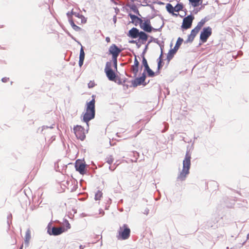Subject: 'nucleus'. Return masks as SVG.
Listing matches in <instances>:
<instances>
[{"instance_id":"nucleus-20","label":"nucleus","mask_w":249,"mask_h":249,"mask_svg":"<svg viewBox=\"0 0 249 249\" xmlns=\"http://www.w3.org/2000/svg\"><path fill=\"white\" fill-rule=\"evenodd\" d=\"M162 53L158 59V71L155 72V74H159L160 73V69L162 67Z\"/></svg>"},{"instance_id":"nucleus-27","label":"nucleus","mask_w":249,"mask_h":249,"mask_svg":"<svg viewBox=\"0 0 249 249\" xmlns=\"http://www.w3.org/2000/svg\"><path fill=\"white\" fill-rule=\"evenodd\" d=\"M176 53V52H175V51L173 49L170 50V51L168 54V56H167L168 58L170 59V58H172L173 55Z\"/></svg>"},{"instance_id":"nucleus-1","label":"nucleus","mask_w":249,"mask_h":249,"mask_svg":"<svg viewBox=\"0 0 249 249\" xmlns=\"http://www.w3.org/2000/svg\"><path fill=\"white\" fill-rule=\"evenodd\" d=\"M191 154L187 152L185 159L183 161V168L182 171L178 175V179L180 181L185 179L187 176L189 174V170L191 167Z\"/></svg>"},{"instance_id":"nucleus-19","label":"nucleus","mask_w":249,"mask_h":249,"mask_svg":"<svg viewBox=\"0 0 249 249\" xmlns=\"http://www.w3.org/2000/svg\"><path fill=\"white\" fill-rule=\"evenodd\" d=\"M31 232L30 229H28L25 233V239H24V242L25 244L26 245V246H28L29 244L30 240L31 238Z\"/></svg>"},{"instance_id":"nucleus-35","label":"nucleus","mask_w":249,"mask_h":249,"mask_svg":"<svg viewBox=\"0 0 249 249\" xmlns=\"http://www.w3.org/2000/svg\"><path fill=\"white\" fill-rule=\"evenodd\" d=\"M179 48V47H177V46L175 45V46L174 47L173 49L175 51V52H177V51H178V49Z\"/></svg>"},{"instance_id":"nucleus-6","label":"nucleus","mask_w":249,"mask_h":249,"mask_svg":"<svg viewBox=\"0 0 249 249\" xmlns=\"http://www.w3.org/2000/svg\"><path fill=\"white\" fill-rule=\"evenodd\" d=\"M112 62L111 61L107 62L105 68V72L108 79L110 81H114L116 80V75L112 69Z\"/></svg>"},{"instance_id":"nucleus-18","label":"nucleus","mask_w":249,"mask_h":249,"mask_svg":"<svg viewBox=\"0 0 249 249\" xmlns=\"http://www.w3.org/2000/svg\"><path fill=\"white\" fill-rule=\"evenodd\" d=\"M85 58V53L83 49V47L81 48L80 51V55H79V65L80 67H81L84 62Z\"/></svg>"},{"instance_id":"nucleus-28","label":"nucleus","mask_w":249,"mask_h":249,"mask_svg":"<svg viewBox=\"0 0 249 249\" xmlns=\"http://www.w3.org/2000/svg\"><path fill=\"white\" fill-rule=\"evenodd\" d=\"M183 40L182 38H180V37H178V40H177V41L176 42V45L177 46V47H180V46L181 45V44H182V42H183Z\"/></svg>"},{"instance_id":"nucleus-22","label":"nucleus","mask_w":249,"mask_h":249,"mask_svg":"<svg viewBox=\"0 0 249 249\" xmlns=\"http://www.w3.org/2000/svg\"><path fill=\"white\" fill-rule=\"evenodd\" d=\"M205 23V20L204 19H202L200 21H199L196 26L194 29L196 31H197L198 33L199 32L201 28L203 26Z\"/></svg>"},{"instance_id":"nucleus-31","label":"nucleus","mask_w":249,"mask_h":249,"mask_svg":"<svg viewBox=\"0 0 249 249\" xmlns=\"http://www.w3.org/2000/svg\"><path fill=\"white\" fill-rule=\"evenodd\" d=\"M130 18L133 20H135V19H137L139 22H140V19H141V18L137 17V16H135V15H130Z\"/></svg>"},{"instance_id":"nucleus-16","label":"nucleus","mask_w":249,"mask_h":249,"mask_svg":"<svg viewBox=\"0 0 249 249\" xmlns=\"http://www.w3.org/2000/svg\"><path fill=\"white\" fill-rule=\"evenodd\" d=\"M139 34V30L136 28H133L129 31V36L133 38H136L138 37Z\"/></svg>"},{"instance_id":"nucleus-32","label":"nucleus","mask_w":249,"mask_h":249,"mask_svg":"<svg viewBox=\"0 0 249 249\" xmlns=\"http://www.w3.org/2000/svg\"><path fill=\"white\" fill-rule=\"evenodd\" d=\"M70 228H71V225H70V223L68 222V221H67L65 229L66 230V231H67L68 229H70Z\"/></svg>"},{"instance_id":"nucleus-15","label":"nucleus","mask_w":249,"mask_h":249,"mask_svg":"<svg viewBox=\"0 0 249 249\" xmlns=\"http://www.w3.org/2000/svg\"><path fill=\"white\" fill-rule=\"evenodd\" d=\"M146 76L145 74L143 73L142 76L139 78H137L135 79L134 82V85L135 86L138 85H141L142 83H143L145 80Z\"/></svg>"},{"instance_id":"nucleus-13","label":"nucleus","mask_w":249,"mask_h":249,"mask_svg":"<svg viewBox=\"0 0 249 249\" xmlns=\"http://www.w3.org/2000/svg\"><path fill=\"white\" fill-rule=\"evenodd\" d=\"M71 14L74 16L76 18H77L78 19H80V21H78L77 20H73L78 24L84 23L86 22V19L83 15L79 13L74 12L73 11H71Z\"/></svg>"},{"instance_id":"nucleus-23","label":"nucleus","mask_w":249,"mask_h":249,"mask_svg":"<svg viewBox=\"0 0 249 249\" xmlns=\"http://www.w3.org/2000/svg\"><path fill=\"white\" fill-rule=\"evenodd\" d=\"M74 22L75 21H74L73 19H71L69 20V22L73 29L75 31H80L81 30V28L79 26L75 25Z\"/></svg>"},{"instance_id":"nucleus-14","label":"nucleus","mask_w":249,"mask_h":249,"mask_svg":"<svg viewBox=\"0 0 249 249\" xmlns=\"http://www.w3.org/2000/svg\"><path fill=\"white\" fill-rule=\"evenodd\" d=\"M139 62L135 56L134 65L131 66V71L133 73L135 76L137 75L139 71Z\"/></svg>"},{"instance_id":"nucleus-2","label":"nucleus","mask_w":249,"mask_h":249,"mask_svg":"<svg viewBox=\"0 0 249 249\" xmlns=\"http://www.w3.org/2000/svg\"><path fill=\"white\" fill-rule=\"evenodd\" d=\"M95 103V99H92L91 101L87 104L86 112L83 116V121L87 124L90 120L94 118Z\"/></svg>"},{"instance_id":"nucleus-5","label":"nucleus","mask_w":249,"mask_h":249,"mask_svg":"<svg viewBox=\"0 0 249 249\" xmlns=\"http://www.w3.org/2000/svg\"><path fill=\"white\" fill-rule=\"evenodd\" d=\"M184 5L182 3H178L175 7H173L171 3H167L166 5V9L167 11L172 14L173 16L178 17V12L182 11Z\"/></svg>"},{"instance_id":"nucleus-38","label":"nucleus","mask_w":249,"mask_h":249,"mask_svg":"<svg viewBox=\"0 0 249 249\" xmlns=\"http://www.w3.org/2000/svg\"><path fill=\"white\" fill-rule=\"evenodd\" d=\"M23 248V245H22L20 247V248H19V249H22Z\"/></svg>"},{"instance_id":"nucleus-33","label":"nucleus","mask_w":249,"mask_h":249,"mask_svg":"<svg viewBox=\"0 0 249 249\" xmlns=\"http://www.w3.org/2000/svg\"><path fill=\"white\" fill-rule=\"evenodd\" d=\"M1 81L4 83H6L9 81V78L7 77H4L2 78Z\"/></svg>"},{"instance_id":"nucleus-40","label":"nucleus","mask_w":249,"mask_h":249,"mask_svg":"<svg viewBox=\"0 0 249 249\" xmlns=\"http://www.w3.org/2000/svg\"><path fill=\"white\" fill-rule=\"evenodd\" d=\"M74 20H77L78 21H80V19H78L77 18H76V19H75Z\"/></svg>"},{"instance_id":"nucleus-17","label":"nucleus","mask_w":249,"mask_h":249,"mask_svg":"<svg viewBox=\"0 0 249 249\" xmlns=\"http://www.w3.org/2000/svg\"><path fill=\"white\" fill-rule=\"evenodd\" d=\"M198 33L195 30L193 29L191 31V34L188 36L187 39L186 40L187 42H192L194 40L195 36Z\"/></svg>"},{"instance_id":"nucleus-36","label":"nucleus","mask_w":249,"mask_h":249,"mask_svg":"<svg viewBox=\"0 0 249 249\" xmlns=\"http://www.w3.org/2000/svg\"><path fill=\"white\" fill-rule=\"evenodd\" d=\"M106 40L107 41V42H110V38L109 37H107L106 38Z\"/></svg>"},{"instance_id":"nucleus-3","label":"nucleus","mask_w":249,"mask_h":249,"mask_svg":"<svg viewBox=\"0 0 249 249\" xmlns=\"http://www.w3.org/2000/svg\"><path fill=\"white\" fill-rule=\"evenodd\" d=\"M121 52L122 50L114 44H112L108 49V54L112 55V60L115 70L117 69V57Z\"/></svg>"},{"instance_id":"nucleus-29","label":"nucleus","mask_w":249,"mask_h":249,"mask_svg":"<svg viewBox=\"0 0 249 249\" xmlns=\"http://www.w3.org/2000/svg\"><path fill=\"white\" fill-rule=\"evenodd\" d=\"M142 65L144 67L145 66L148 65L147 61L145 57L143 56L142 57Z\"/></svg>"},{"instance_id":"nucleus-37","label":"nucleus","mask_w":249,"mask_h":249,"mask_svg":"<svg viewBox=\"0 0 249 249\" xmlns=\"http://www.w3.org/2000/svg\"><path fill=\"white\" fill-rule=\"evenodd\" d=\"M80 247V249H83V247H82V245L80 246V247Z\"/></svg>"},{"instance_id":"nucleus-24","label":"nucleus","mask_w":249,"mask_h":249,"mask_svg":"<svg viewBox=\"0 0 249 249\" xmlns=\"http://www.w3.org/2000/svg\"><path fill=\"white\" fill-rule=\"evenodd\" d=\"M138 37L139 38L143 41H146L147 39V35L146 33H145L143 32H139V36Z\"/></svg>"},{"instance_id":"nucleus-12","label":"nucleus","mask_w":249,"mask_h":249,"mask_svg":"<svg viewBox=\"0 0 249 249\" xmlns=\"http://www.w3.org/2000/svg\"><path fill=\"white\" fill-rule=\"evenodd\" d=\"M65 231H66V230L65 229V227H53L52 229L51 232L49 231H48V232L50 235H58L65 232Z\"/></svg>"},{"instance_id":"nucleus-34","label":"nucleus","mask_w":249,"mask_h":249,"mask_svg":"<svg viewBox=\"0 0 249 249\" xmlns=\"http://www.w3.org/2000/svg\"><path fill=\"white\" fill-rule=\"evenodd\" d=\"M107 161L109 164H111L113 161V159L111 158L109 159H108Z\"/></svg>"},{"instance_id":"nucleus-8","label":"nucleus","mask_w":249,"mask_h":249,"mask_svg":"<svg viewBox=\"0 0 249 249\" xmlns=\"http://www.w3.org/2000/svg\"><path fill=\"white\" fill-rule=\"evenodd\" d=\"M212 34V29L210 27L204 28L200 35V39L203 43L207 41Z\"/></svg>"},{"instance_id":"nucleus-7","label":"nucleus","mask_w":249,"mask_h":249,"mask_svg":"<svg viewBox=\"0 0 249 249\" xmlns=\"http://www.w3.org/2000/svg\"><path fill=\"white\" fill-rule=\"evenodd\" d=\"M74 133L78 139L83 141L86 138V131L81 125H76L73 128Z\"/></svg>"},{"instance_id":"nucleus-10","label":"nucleus","mask_w":249,"mask_h":249,"mask_svg":"<svg viewBox=\"0 0 249 249\" xmlns=\"http://www.w3.org/2000/svg\"><path fill=\"white\" fill-rule=\"evenodd\" d=\"M86 163L84 160H77L75 163V168L76 170L80 174L84 175L86 173Z\"/></svg>"},{"instance_id":"nucleus-4","label":"nucleus","mask_w":249,"mask_h":249,"mask_svg":"<svg viewBox=\"0 0 249 249\" xmlns=\"http://www.w3.org/2000/svg\"><path fill=\"white\" fill-rule=\"evenodd\" d=\"M130 229L126 224L121 226L118 231L117 238L119 240H126L128 239L130 234Z\"/></svg>"},{"instance_id":"nucleus-39","label":"nucleus","mask_w":249,"mask_h":249,"mask_svg":"<svg viewBox=\"0 0 249 249\" xmlns=\"http://www.w3.org/2000/svg\"><path fill=\"white\" fill-rule=\"evenodd\" d=\"M247 238H248V239H249V234H248V235H247Z\"/></svg>"},{"instance_id":"nucleus-30","label":"nucleus","mask_w":249,"mask_h":249,"mask_svg":"<svg viewBox=\"0 0 249 249\" xmlns=\"http://www.w3.org/2000/svg\"><path fill=\"white\" fill-rule=\"evenodd\" d=\"M95 86V83L93 81H90L89 83H88V87L89 88H92L93 87H94Z\"/></svg>"},{"instance_id":"nucleus-25","label":"nucleus","mask_w":249,"mask_h":249,"mask_svg":"<svg viewBox=\"0 0 249 249\" xmlns=\"http://www.w3.org/2000/svg\"><path fill=\"white\" fill-rule=\"evenodd\" d=\"M201 0H189L190 3L194 7H197L200 4V2Z\"/></svg>"},{"instance_id":"nucleus-9","label":"nucleus","mask_w":249,"mask_h":249,"mask_svg":"<svg viewBox=\"0 0 249 249\" xmlns=\"http://www.w3.org/2000/svg\"><path fill=\"white\" fill-rule=\"evenodd\" d=\"M139 24L141 28L144 31L150 33L152 31V27L151 26V22L149 19H140Z\"/></svg>"},{"instance_id":"nucleus-11","label":"nucleus","mask_w":249,"mask_h":249,"mask_svg":"<svg viewBox=\"0 0 249 249\" xmlns=\"http://www.w3.org/2000/svg\"><path fill=\"white\" fill-rule=\"evenodd\" d=\"M194 19V17L193 15H189L183 19L181 28L183 29H188L191 27L193 21Z\"/></svg>"},{"instance_id":"nucleus-26","label":"nucleus","mask_w":249,"mask_h":249,"mask_svg":"<svg viewBox=\"0 0 249 249\" xmlns=\"http://www.w3.org/2000/svg\"><path fill=\"white\" fill-rule=\"evenodd\" d=\"M103 196V193L100 191H98L95 195V200H100Z\"/></svg>"},{"instance_id":"nucleus-21","label":"nucleus","mask_w":249,"mask_h":249,"mask_svg":"<svg viewBox=\"0 0 249 249\" xmlns=\"http://www.w3.org/2000/svg\"><path fill=\"white\" fill-rule=\"evenodd\" d=\"M144 71H146L147 72V75L149 77H153L155 75V73L150 68L149 65L145 66L144 67Z\"/></svg>"}]
</instances>
